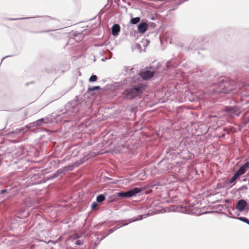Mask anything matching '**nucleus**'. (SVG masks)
Segmentation results:
<instances>
[{
	"mask_svg": "<svg viewBox=\"0 0 249 249\" xmlns=\"http://www.w3.org/2000/svg\"><path fill=\"white\" fill-rule=\"evenodd\" d=\"M113 231H114V230H113V229H111V230H110V232Z\"/></svg>",
	"mask_w": 249,
	"mask_h": 249,
	"instance_id": "nucleus-20",
	"label": "nucleus"
},
{
	"mask_svg": "<svg viewBox=\"0 0 249 249\" xmlns=\"http://www.w3.org/2000/svg\"><path fill=\"white\" fill-rule=\"evenodd\" d=\"M48 19H49V18H47L46 19V20H48Z\"/></svg>",
	"mask_w": 249,
	"mask_h": 249,
	"instance_id": "nucleus-21",
	"label": "nucleus"
},
{
	"mask_svg": "<svg viewBox=\"0 0 249 249\" xmlns=\"http://www.w3.org/2000/svg\"><path fill=\"white\" fill-rule=\"evenodd\" d=\"M97 79V77L95 75H92L90 77L89 81L90 82H94L96 81Z\"/></svg>",
	"mask_w": 249,
	"mask_h": 249,
	"instance_id": "nucleus-14",
	"label": "nucleus"
},
{
	"mask_svg": "<svg viewBox=\"0 0 249 249\" xmlns=\"http://www.w3.org/2000/svg\"><path fill=\"white\" fill-rule=\"evenodd\" d=\"M155 73L154 71H151L148 70H142L139 75L143 80H148L152 78Z\"/></svg>",
	"mask_w": 249,
	"mask_h": 249,
	"instance_id": "nucleus-4",
	"label": "nucleus"
},
{
	"mask_svg": "<svg viewBox=\"0 0 249 249\" xmlns=\"http://www.w3.org/2000/svg\"><path fill=\"white\" fill-rule=\"evenodd\" d=\"M100 89V86H94L91 88H89L88 89V92H90L92 91L95 90H98Z\"/></svg>",
	"mask_w": 249,
	"mask_h": 249,
	"instance_id": "nucleus-12",
	"label": "nucleus"
},
{
	"mask_svg": "<svg viewBox=\"0 0 249 249\" xmlns=\"http://www.w3.org/2000/svg\"><path fill=\"white\" fill-rule=\"evenodd\" d=\"M147 85L140 84L132 86L131 88L125 89L123 92L124 98L126 99H132L140 95L145 90Z\"/></svg>",
	"mask_w": 249,
	"mask_h": 249,
	"instance_id": "nucleus-1",
	"label": "nucleus"
},
{
	"mask_svg": "<svg viewBox=\"0 0 249 249\" xmlns=\"http://www.w3.org/2000/svg\"><path fill=\"white\" fill-rule=\"evenodd\" d=\"M43 120H44L43 119H41L37 120V124H38L40 122H42L43 121Z\"/></svg>",
	"mask_w": 249,
	"mask_h": 249,
	"instance_id": "nucleus-17",
	"label": "nucleus"
},
{
	"mask_svg": "<svg viewBox=\"0 0 249 249\" xmlns=\"http://www.w3.org/2000/svg\"><path fill=\"white\" fill-rule=\"evenodd\" d=\"M225 111L227 112H229L231 115H235L238 116L240 112L238 109L236 107H227L225 108Z\"/></svg>",
	"mask_w": 249,
	"mask_h": 249,
	"instance_id": "nucleus-7",
	"label": "nucleus"
},
{
	"mask_svg": "<svg viewBox=\"0 0 249 249\" xmlns=\"http://www.w3.org/2000/svg\"><path fill=\"white\" fill-rule=\"evenodd\" d=\"M239 219L240 220H241V221H242L243 222H246V223H247L249 224V220L248 218H245V217H240Z\"/></svg>",
	"mask_w": 249,
	"mask_h": 249,
	"instance_id": "nucleus-15",
	"label": "nucleus"
},
{
	"mask_svg": "<svg viewBox=\"0 0 249 249\" xmlns=\"http://www.w3.org/2000/svg\"><path fill=\"white\" fill-rule=\"evenodd\" d=\"M140 21V18L139 17H136L132 18L130 19V23L133 24L138 23Z\"/></svg>",
	"mask_w": 249,
	"mask_h": 249,
	"instance_id": "nucleus-11",
	"label": "nucleus"
},
{
	"mask_svg": "<svg viewBox=\"0 0 249 249\" xmlns=\"http://www.w3.org/2000/svg\"><path fill=\"white\" fill-rule=\"evenodd\" d=\"M142 190V189L141 188L135 187L127 192H121L117 193L116 196L122 197H130L141 192Z\"/></svg>",
	"mask_w": 249,
	"mask_h": 249,
	"instance_id": "nucleus-2",
	"label": "nucleus"
},
{
	"mask_svg": "<svg viewBox=\"0 0 249 249\" xmlns=\"http://www.w3.org/2000/svg\"><path fill=\"white\" fill-rule=\"evenodd\" d=\"M148 24L146 22H141L138 26V31L139 33L144 34L147 30Z\"/></svg>",
	"mask_w": 249,
	"mask_h": 249,
	"instance_id": "nucleus-6",
	"label": "nucleus"
},
{
	"mask_svg": "<svg viewBox=\"0 0 249 249\" xmlns=\"http://www.w3.org/2000/svg\"><path fill=\"white\" fill-rule=\"evenodd\" d=\"M120 31V27L119 25L115 24L113 25L111 28V33L113 36H117Z\"/></svg>",
	"mask_w": 249,
	"mask_h": 249,
	"instance_id": "nucleus-9",
	"label": "nucleus"
},
{
	"mask_svg": "<svg viewBox=\"0 0 249 249\" xmlns=\"http://www.w3.org/2000/svg\"><path fill=\"white\" fill-rule=\"evenodd\" d=\"M247 202L245 200L241 199L237 202L236 208L238 211L242 212L247 206Z\"/></svg>",
	"mask_w": 249,
	"mask_h": 249,
	"instance_id": "nucleus-5",
	"label": "nucleus"
},
{
	"mask_svg": "<svg viewBox=\"0 0 249 249\" xmlns=\"http://www.w3.org/2000/svg\"><path fill=\"white\" fill-rule=\"evenodd\" d=\"M249 167L248 163H247L242 166L235 173L238 177L244 174Z\"/></svg>",
	"mask_w": 249,
	"mask_h": 249,
	"instance_id": "nucleus-8",
	"label": "nucleus"
},
{
	"mask_svg": "<svg viewBox=\"0 0 249 249\" xmlns=\"http://www.w3.org/2000/svg\"><path fill=\"white\" fill-rule=\"evenodd\" d=\"M218 92L228 93L231 91L233 88L230 86V83L227 81H221L218 85Z\"/></svg>",
	"mask_w": 249,
	"mask_h": 249,
	"instance_id": "nucleus-3",
	"label": "nucleus"
},
{
	"mask_svg": "<svg viewBox=\"0 0 249 249\" xmlns=\"http://www.w3.org/2000/svg\"><path fill=\"white\" fill-rule=\"evenodd\" d=\"M98 206V204H97L96 202H93L92 203V205H91V208L92 209H94L95 208H96Z\"/></svg>",
	"mask_w": 249,
	"mask_h": 249,
	"instance_id": "nucleus-16",
	"label": "nucleus"
},
{
	"mask_svg": "<svg viewBox=\"0 0 249 249\" xmlns=\"http://www.w3.org/2000/svg\"><path fill=\"white\" fill-rule=\"evenodd\" d=\"M238 177H239L238 176V175L236 173H235V174L233 175V176L230 180V182L231 183H233V182H234L236 180V179Z\"/></svg>",
	"mask_w": 249,
	"mask_h": 249,
	"instance_id": "nucleus-13",
	"label": "nucleus"
},
{
	"mask_svg": "<svg viewBox=\"0 0 249 249\" xmlns=\"http://www.w3.org/2000/svg\"><path fill=\"white\" fill-rule=\"evenodd\" d=\"M105 200V196L103 195H100L97 196L96 201L98 202L101 203Z\"/></svg>",
	"mask_w": 249,
	"mask_h": 249,
	"instance_id": "nucleus-10",
	"label": "nucleus"
},
{
	"mask_svg": "<svg viewBox=\"0 0 249 249\" xmlns=\"http://www.w3.org/2000/svg\"><path fill=\"white\" fill-rule=\"evenodd\" d=\"M0 192L1 194H4L5 192H6V190H5V189L2 190H1Z\"/></svg>",
	"mask_w": 249,
	"mask_h": 249,
	"instance_id": "nucleus-18",
	"label": "nucleus"
},
{
	"mask_svg": "<svg viewBox=\"0 0 249 249\" xmlns=\"http://www.w3.org/2000/svg\"><path fill=\"white\" fill-rule=\"evenodd\" d=\"M76 244L77 245H80V241L79 240H77L76 241Z\"/></svg>",
	"mask_w": 249,
	"mask_h": 249,
	"instance_id": "nucleus-19",
	"label": "nucleus"
}]
</instances>
